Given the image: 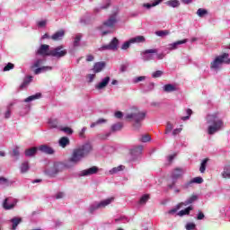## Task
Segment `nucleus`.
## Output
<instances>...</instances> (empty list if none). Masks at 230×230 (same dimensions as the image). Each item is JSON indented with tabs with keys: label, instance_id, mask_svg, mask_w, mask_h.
<instances>
[{
	"label": "nucleus",
	"instance_id": "1",
	"mask_svg": "<svg viewBox=\"0 0 230 230\" xmlns=\"http://www.w3.org/2000/svg\"><path fill=\"white\" fill-rule=\"evenodd\" d=\"M92 152L93 145L89 142L75 148L71 154V156L69 157V163L67 166H76V164H80L82 160L87 157V155Z\"/></svg>",
	"mask_w": 230,
	"mask_h": 230
},
{
	"label": "nucleus",
	"instance_id": "2",
	"mask_svg": "<svg viewBox=\"0 0 230 230\" xmlns=\"http://www.w3.org/2000/svg\"><path fill=\"white\" fill-rule=\"evenodd\" d=\"M206 121L208 125V136H214L217 132L224 130L226 125L224 124V119L220 116V113H210L207 115Z\"/></svg>",
	"mask_w": 230,
	"mask_h": 230
},
{
	"label": "nucleus",
	"instance_id": "3",
	"mask_svg": "<svg viewBox=\"0 0 230 230\" xmlns=\"http://www.w3.org/2000/svg\"><path fill=\"white\" fill-rule=\"evenodd\" d=\"M146 118V113L137 110V108L132 109L125 115V119L133 123V128L139 130L141 128V122Z\"/></svg>",
	"mask_w": 230,
	"mask_h": 230
},
{
	"label": "nucleus",
	"instance_id": "4",
	"mask_svg": "<svg viewBox=\"0 0 230 230\" xmlns=\"http://www.w3.org/2000/svg\"><path fill=\"white\" fill-rule=\"evenodd\" d=\"M119 13V10L116 9L108 20H106L102 25L100 27L102 35H109V33H112V28L116 26V22H118V14Z\"/></svg>",
	"mask_w": 230,
	"mask_h": 230
},
{
	"label": "nucleus",
	"instance_id": "5",
	"mask_svg": "<svg viewBox=\"0 0 230 230\" xmlns=\"http://www.w3.org/2000/svg\"><path fill=\"white\" fill-rule=\"evenodd\" d=\"M67 164H69V158L65 162H55L53 165L46 171V173H48L50 177H55V175H57V173H60L64 168L68 170L75 168V166H68Z\"/></svg>",
	"mask_w": 230,
	"mask_h": 230
},
{
	"label": "nucleus",
	"instance_id": "6",
	"mask_svg": "<svg viewBox=\"0 0 230 230\" xmlns=\"http://www.w3.org/2000/svg\"><path fill=\"white\" fill-rule=\"evenodd\" d=\"M223 64H230V58L228 53H224L220 56H217L211 63H210V69L212 71L218 72L222 69Z\"/></svg>",
	"mask_w": 230,
	"mask_h": 230
},
{
	"label": "nucleus",
	"instance_id": "7",
	"mask_svg": "<svg viewBox=\"0 0 230 230\" xmlns=\"http://www.w3.org/2000/svg\"><path fill=\"white\" fill-rule=\"evenodd\" d=\"M112 202H114V197L107 198L101 201H94L89 206L88 211L93 215L95 211H98V209H105V208L111 206Z\"/></svg>",
	"mask_w": 230,
	"mask_h": 230
},
{
	"label": "nucleus",
	"instance_id": "8",
	"mask_svg": "<svg viewBox=\"0 0 230 230\" xmlns=\"http://www.w3.org/2000/svg\"><path fill=\"white\" fill-rule=\"evenodd\" d=\"M45 62H46V59L44 58H38L34 61V63L32 64V68L38 67L34 70L35 75H40V73H46V71H51L53 69L52 66L40 67V66H42V64H44Z\"/></svg>",
	"mask_w": 230,
	"mask_h": 230
},
{
	"label": "nucleus",
	"instance_id": "9",
	"mask_svg": "<svg viewBox=\"0 0 230 230\" xmlns=\"http://www.w3.org/2000/svg\"><path fill=\"white\" fill-rule=\"evenodd\" d=\"M182 175H184V169L182 168L174 169L171 174L172 183L168 184V189L173 190V188H175V184L177 183V180L181 179Z\"/></svg>",
	"mask_w": 230,
	"mask_h": 230
},
{
	"label": "nucleus",
	"instance_id": "10",
	"mask_svg": "<svg viewBox=\"0 0 230 230\" xmlns=\"http://www.w3.org/2000/svg\"><path fill=\"white\" fill-rule=\"evenodd\" d=\"M66 55H67V49H64V46L50 49L49 51V57H53V58H62Z\"/></svg>",
	"mask_w": 230,
	"mask_h": 230
},
{
	"label": "nucleus",
	"instance_id": "11",
	"mask_svg": "<svg viewBox=\"0 0 230 230\" xmlns=\"http://www.w3.org/2000/svg\"><path fill=\"white\" fill-rule=\"evenodd\" d=\"M157 53V49H146L141 52L142 60H144V62H150L152 60H155V54Z\"/></svg>",
	"mask_w": 230,
	"mask_h": 230
},
{
	"label": "nucleus",
	"instance_id": "12",
	"mask_svg": "<svg viewBox=\"0 0 230 230\" xmlns=\"http://www.w3.org/2000/svg\"><path fill=\"white\" fill-rule=\"evenodd\" d=\"M118 46H119V40L118 38H113L109 44L102 45L99 48V51H116L118 49Z\"/></svg>",
	"mask_w": 230,
	"mask_h": 230
},
{
	"label": "nucleus",
	"instance_id": "13",
	"mask_svg": "<svg viewBox=\"0 0 230 230\" xmlns=\"http://www.w3.org/2000/svg\"><path fill=\"white\" fill-rule=\"evenodd\" d=\"M129 152L132 161L136 163V161H137V159H139L141 156V154H143V146H135L130 148Z\"/></svg>",
	"mask_w": 230,
	"mask_h": 230
},
{
	"label": "nucleus",
	"instance_id": "14",
	"mask_svg": "<svg viewBox=\"0 0 230 230\" xmlns=\"http://www.w3.org/2000/svg\"><path fill=\"white\" fill-rule=\"evenodd\" d=\"M17 202H18V200L13 198H6L3 202V208L6 211H8L10 209H13V208H15V206H17Z\"/></svg>",
	"mask_w": 230,
	"mask_h": 230
},
{
	"label": "nucleus",
	"instance_id": "15",
	"mask_svg": "<svg viewBox=\"0 0 230 230\" xmlns=\"http://www.w3.org/2000/svg\"><path fill=\"white\" fill-rule=\"evenodd\" d=\"M186 42H188L187 39L178 40V41H175L173 43H170L166 46L165 51H167V53H170V51H173L175 49H178L179 46H181L182 44H186Z\"/></svg>",
	"mask_w": 230,
	"mask_h": 230
},
{
	"label": "nucleus",
	"instance_id": "16",
	"mask_svg": "<svg viewBox=\"0 0 230 230\" xmlns=\"http://www.w3.org/2000/svg\"><path fill=\"white\" fill-rule=\"evenodd\" d=\"M99 168L97 166H92L88 169L83 170L80 172L81 177H89L90 175H96L99 172Z\"/></svg>",
	"mask_w": 230,
	"mask_h": 230
},
{
	"label": "nucleus",
	"instance_id": "17",
	"mask_svg": "<svg viewBox=\"0 0 230 230\" xmlns=\"http://www.w3.org/2000/svg\"><path fill=\"white\" fill-rule=\"evenodd\" d=\"M110 82H111V76H105L102 78L98 84H95V89L97 91H102L105 89L107 85H109Z\"/></svg>",
	"mask_w": 230,
	"mask_h": 230
},
{
	"label": "nucleus",
	"instance_id": "18",
	"mask_svg": "<svg viewBox=\"0 0 230 230\" xmlns=\"http://www.w3.org/2000/svg\"><path fill=\"white\" fill-rule=\"evenodd\" d=\"M49 45L42 44L36 52V55H41V57H49Z\"/></svg>",
	"mask_w": 230,
	"mask_h": 230
},
{
	"label": "nucleus",
	"instance_id": "19",
	"mask_svg": "<svg viewBox=\"0 0 230 230\" xmlns=\"http://www.w3.org/2000/svg\"><path fill=\"white\" fill-rule=\"evenodd\" d=\"M38 150H40V152H42V154H47V155H53V154H55V149L48 145L40 146L38 147Z\"/></svg>",
	"mask_w": 230,
	"mask_h": 230
},
{
	"label": "nucleus",
	"instance_id": "20",
	"mask_svg": "<svg viewBox=\"0 0 230 230\" xmlns=\"http://www.w3.org/2000/svg\"><path fill=\"white\" fill-rule=\"evenodd\" d=\"M221 177L223 179H230V164H226L223 166Z\"/></svg>",
	"mask_w": 230,
	"mask_h": 230
},
{
	"label": "nucleus",
	"instance_id": "21",
	"mask_svg": "<svg viewBox=\"0 0 230 230\" xmlns=\"http://www.w3.org/2000/svg\"><path fill=\"white\" fill-rule=\"evenodd\" d=\"M105 68V62L101 61L94 64L93 71V73H102Z\"/></svg>",
	"mask_w": 230,
	"mask_h": 230
},
{
	"label": "nucleus",
	"instance_id": "22",
	"mask_svg": "<svg viewBox=\"0 0 230 230\" xmlns=\"http://www.w3.org/2000/svg\"><path fill=\"white\" fill-rule=\"evenodd\" d=\"M131 44H143L146 42V39L145 36H136L134 38L129 39Z\"/></svg>",
	"mask_w": 230,
	"mask_h": 230
},
{
	"label": "nucleus",
	"instance_id": "23",
	"mask_svg": "<svg viewBox=\"0 0 230 230\" xmlns=\"http://www.w3.org/2000/svg\"><path fill=\"white\" fill-rule=\"evenodd\" d=\"M164 93H175L177 91V86L175 84H167L163 86Z\"/></svg>",
	"mask_w": 230,
	"mask_h": 230
},
{
	"label": "nucleus",
	"instance_id": "24",
	"mask_svg": "<svg viewBox=\"0 0 230 230\" xmlns=\"http://www.w3.org/2000/svg\"><path fill=\"white\" fill-rule=\"evenodd\" d=\"M64 35H66V31L61 30V31H58L56 33H54L50 37V39H52V40H62V39H64Z\"/></svg>",
	"mask_w": 230,
	"mask_h": 230
},
{
	"label": "nucleus",
	"instance_id": "25",
	"mask_svg": "<svg viewBox=\"0 0 230 230\" xmlns=\"http://www.w3.org/2000/svg\"><path fill=\"white\" fill-rule=\"evenodd\" d=\"M37 150H39V147H31L29 149L25 150V156L26 157H35L37 154Z\"/></svg>",
	"mask_w": 230,
	"mask_h": 230
},
{
	"label": "nucleus",
	"instance_id": "26",
	"mask_svg": "<svg viewBox=\"0 0 230 230\" xmlns=\"http://www.w3.org/2000/svg\"><path fill=\"white\" fill-rule=\"evenodd\" d=\"M33 80V76L28 75L23 79L22 84L20 85V89H26L27 85H30L31 84V81Z\"/></svg>",
	"mask_w": 230,
	"mask_h": 230
},
{
	"label": "nucleus",
	"instance_id": "27",
	"mask_svg": "<svg viewBox=\"0 0 230 230\" xmlns=\"http://www.w3.org/2000/svg\"><path fill=\"white\" fill-rule=\"evenodd\" d=\"M40 98H42V93H38L34 95H31L24 99L25 103H30V102H35V100H40Z\"/></svg>",
	"mask_w": 230,
	"mask_h": 230
},
{
	"label": "nucleus",
	"instance_id": "28",
	"mask_svg": "<svg viewBox=\"0 0 230 230\" xmlns=\"http://www.w3.org/2000/svg\"><path fill=\"white\" fill-rule=\"evenodd\" d=\"M165 4L170 8H179V6H181V2L179 0H169L165 2Z\"/></svg>",
	"mask_w": 230,
	"mask_h": 230
},
{
	"label": "nucleus",
	"instance_id": "29",
	"mask_svg": "<svg viewBox=\"0 0 230 230\" xmlns=\"http://www.w3.org/2000/svg\"><path fill=\"white\" fill-rule=\"evenodd\" d=\"M163 3V0H155L152 4H143V8H146V10H150V8H154V6H157L158 4H161Z\"/></svg>",
	"mask_w": 230,
	"mask_h": 230
},
{
	"label": "nucleus",
	"instance_id": "30",
	"mask_svg": "<svg viewBox=\"0 0 230 230\" xmlns=\"http://www.w3.org/2000/svg\"><path fill=\"white\" fill-rule=\"evenodd\" d=\"M148 200H150V195L144 194L143 196H141L140 199L138 200L137 206H145V204H146Z\"/></svg>",
	"mask_w": 230,
	"mask_h": 230
},
{
	"label": "nucleus",
	"instance_id": "31",
	"mask_svg": "<svg viewBox=\"0 0 230 230\" xmlns=\"http://www.w3.org/2000/svg\"><path fill=\"white\" fill-rule=\"evenodd\" d=\"M69 143H70V141L67 137H62L58 141V145H59V146H61V148H66V146H67V145H69Z\"/></svg>",
	"mask_w": 230,
	"mask_h": 230
},
{
	"label": "nucleus",
	"instance_id": "32",
	"mask_svg": "<svg viewBox=\"0 0 230 230\" xmlns=\"http://www.w3.org/2000/svg\"><path fill=\"white\" fill-rule=\"evenodd\" d=\"M10 222L13 224L12 229L15 230L17 229V226L20 225L21 222H22V219L21 217H13Z\"/></svg>",
	"mask_w": 230,
	"mask_h": 230
},
{
	"label": "nucleus",
	"instance_id": "33",
	"mask_svg": "<svg viewBox=\"0 0 230 230\" xmlns=\"http://www.w3.org/2000/svg\"><path fill=\"white\" fill-rule=\"evenodd\" d=\"M48 123L49 128H58V119L51 118L49 119Z\"/></svg>",
	"mask_w": 230,
	"mask_h": 230
},
{
	"label": "nucleus",
	"instance_id": "34",
	"mask_svg": "<svg viewBox=\"0 0 230 230\" xmlns=\"http://www.w3.org/2000/svg\"><path fill=\"white\" fill-rule=\"evenodd\" d=\"M125 170L124 165H119L117 167H113L111 170H110L111 175H114L116 173H119V172H123Z\"/></svg>",
	"mask_w": 230,
	"mask_h": 230
},
{
	"label": "nucleus",
	"instance_id": "35",
	"mask_svg": "<svg viewBox=\"0 0 230 230\" xmlns=\"http://www.w3.org/2000/svg\"><path fill=\"white\" fill-rule=\"evenodd\" d=\"M123 128V123L118 122L111 126V132H119Z\"/></svg>",
	"mask_w": 230,
	"mask_h": 230
},
{
	"label": "nucleus",
	"instance_id": "36",
	"mask_svg": "<svg viewBox=\"0 0 230 230\" xmlns=\"http://www.w3.org/2000/svg\"><path fill=\"white\" fill-rule=\"evenodd\" d=\"M190 211H193V207L190 206L187 208L181 210L180 212H178V217H184V215H190Z\"/></svg>",
	"mask_w": 230,
	"mask_h": 230
},
{
	"label": "nucleus",
	"instance_id": "37",
	"mask_svg": "<svg viewBox=\"0 0 230 230\" xmlns=\"http://www.w3.org/2000/svg\"><path fill=\"white\" fill-rule=\"evenodd\" d=\"M107 123V119H98L95 122H93L90 127L91 128H94V127H98V125H104Z\"/></svg>",
	"mask_w": 230,
	"mask_h": 230
},
{
	"label": "nucleus",
	"instance_id": "38",
	"mask_svg": "<svg viewBox=\"0 0 230 230\" xmlns=\"http://www.w3.org/2000/svg\"><path fill=\"white\" fill-rule=\"evenodd\" d=\"M82 34H76L74 38L73 46L74 48H78L80 46V40H82Z\"/></svg>",
	"mask_w": 230,
	"mask_h": 230
},
{
	"label": "nucleus",
	"instance_id": "39",
	"mask_svg": "<svg viewBox=\"0 0 230 230\" xmlns=\"http://www.w3.org/2000/svg\"><path fill=\"white\" fill-rule=\"evenodd\" d=\"M21 173H26L30 170V164L28 162H23L20 166Z\"/></svg>",
	"mask_w": 230,
	"mask_h": 230
},
{
	"label": "nucleus",
	"instance_id": "40",
	"mask_svg": "<svg viewBox=\"0 0 230 230\" xmlns=\"http://www.w3.org/2000/svg\"><path fill=\"white\" fill-rule=\"evenodd\" d=\"M195 200H197V196L193 195V196L190 197L184 202H181V206H190V204H193V202H195Z\"/></svg>",
	"mask_w": 230,
	"mask_h": 230
},
{
	"label": "nucleus",
	"instance_id": "41",
	"mask_svg": "<svg viewBox=\"0 0 230 230\" xmlns=\"http://www.w3.org/2000/svg\"><path fill=\"white\" fill-rule=\"evenodd\" d=\"M208 158H205V159L201 162V164H200V167H199V172H200V173H205V172H206V167L208 166Z\"/></svg>",
	"mask_w": 230,
	"mask_h": 230
},
{
	"label": "nucleus",
	"instance_id": "42",
	"mask_svg": "<svg viewBox=\"0 0 230 230\" xmlns=\"http://www.w3.org/2000/svg\"><path fill=\"white\" fill-rule=\"evenodd\" d=\"M103 3L104 4L102 5H101L99 9H95L96 12H100V10H107V8H109V6H111V0H104Z\"/></svg>",
	"mask_w": 230,
	"mask_h": 230
},
{
	"label": "nucleus",
	"instance_id": "43",
	"mask_svg": "<svg viewBox=\"0 0 230 230\" xmlns=\"http://www.w3.org/2000/svg\"><path fill=\"white\" fill-rule=\"evenodd\" d=\"M155 33L157 37H166L167 35H170V31L168 30L157 31Z\"/></svg>",
	"mask_w": 230,
	"mask_h": 230
},
{
	"label": "nucleus",
	"instance_id": "44",
	"mask_svg": "<svg viewBox=\"0 0 230 230\" xmlns=\"http://www.w3.org/2000/svg\"><path fill=\"white\" fill-rule=\"evenodd\" d=\"M163 75H164V72H163V70H157L153 72L151 76L152 78H161Z\"/></svg>",
	"mask_w": 230,
	"mask_h": 230
},
{
	"label": "nucleus",
	"instance_id": "45",
	"mask_svg": "<svg viewBox=\"0 0 230 230\" xmlns=\"http://www.w3.org/2000/svg\"><path fill=\"white\" fill-rule=\"evenodd\" d=\"M0 185L4 187L10 186V181L3 176H0Z\"/></svg>",
	"mask_w": 230,
	"mask_h": 230
},
{
	"label": "nucleus",
	"instance_id": "46",
	"mask_svg": "<svg viewBox=\"0 0 230 230\" xmlns=\"http://www.w3.org/2000/svg\"><path fill=\"white\" fill-rule=\"evenodd\" d=\"M220 217L226 218L227 217V207H221L219 208Z\"/></svg>",
	"mask_w": 230,
	"mask_h": 230
},
{
	"label": "nucleus",
	"instance_id": "47",
	"mask_svg": "<svg viewBox=\"0 0 230 230\" xmlns=\"http://www.w3.org/2000/svg\"><path fill=\"white\" fill-rule=\"evenodd\" d=\"M181 208H182V203L178 204L175 208H173L171 210H169L168 214L169 215H175V213L177 211H179V209H181Z\"/></svg>",
	"mask_w": 230,
	"mask_h": 230
},
{
	"label": "nucleus",
	"instance_id": "48",
	"mask_svg": "<svg viewBox=\"0 0 230 230\" xmlns=\"http://www.w3.org/2000/svg\"><path fill=\"white\" fill-rule=\"evenodd\" d=\"M36 26H38V28H46V26H48V20L38 21Z\"/></svg>",
	"mask_w": 230,
	"mask_h": 230
},
{
	"label": "nucleus",
	"instance_id": "49",
	"mask_svg": "<svg viewBox=\"0 0 230 230\" xmlns=\"http://www.w3.org/2000/svg\"><path fill=\"white\" fill-rule=\"evenodd\" d=\"M198 17H204V15H208V10L204 8H199L197 11Z\"/></svg>",
	"mask_w": 230,
	"mask_h": 230
},
{
	"label": "nucleus",
	"instance_id": "50",
	"mask_svg": "<svg viewBox=\"0 0 230 230\" xmlns=\"http://www.w3.org/2000/svg\"><path fill=\"white\" fill-rule=\"evenodd\" d=\"M186 112H187V116L181 118V119L182 121H188V119H190V117L191 116V114H193V111H191V109H187Z\"/></svg>",
	"mask_w": 230,
	"mask_h": 230
},
{
	"label": "nucleus",
	"instance_id": "51",
	"mask_svg": "<svg viewBox=\"0 0 230 230\" xmlns=\"http://www.w3.org/2000/svg\"><path fill=\"white\" fill-rule=\"evenodd\" d=\"M144 80H146V76L142 75V76H138V77H134L132 82H133V84H139V82H144Z\"/></svg>",
	"mask_w": 230,
	"mask_h": 230
},
{
	"label": "nucleus",
	"instance_id": "52",
	"mask_svg": "<svg viewBox=\"0 0 230 230\" xmlns=\"http://www.w3.org/2000/svg\"><path fill=\"white\" fill-rule=\"evenodd\" d=\"M152 140V137H150V135H143L141 137H140V141L142 143H148V141H151Z\"/></svg>",
	"mask_w": 230,
	"mask_h": 230
},
{
	"label": "nucleus",
	"instance_id": "53",
	"mask_svg": "<svg viewBox=\"0 0 230 230\" xmlns=\"http://www.w3.org/2000/svg\"><path fill=\"white\" fill-rule=\"evenodd\" d=\"M59 129L61 130V132H65V134H68L69 136L73 134V129H71V128L69 127L59 128Z\"/></svg>",
	"mask_w": 230,
	"mask_h": 230
},
{
	"label": "nucleus",
	"instance_id": "54",
	"mask_svg": "<svg viewBox=\"0 0 230 230\" xmlns=\"http://www.w3.org/2000/svg\"><path fill=\"white\" fill-rule=\"evenodd\" d=\"M191 181L192 184H202L204 182V179H202V177H195Z\"/></svg>",
	"mask_w": 230,
	"mask_h": 230
},
{
	"label": "nucleus",
	"instance_id": "55",
	"mask_svg": "<svg viewBox=\"0 0 230 230\" xmlns=\"http://www.w3.org/2000/svg\"><path fill=\"white\" fill-rule=\"evenodd\" d=\"M197 227V225H195V223H187L186 226H185V229L186 230H195Z\"/></svg>",
	"mask_w": 230,
	"mask_h": 230
},
{
	"label": "nucleus",
	"instance_id": "56",
	"mask_svg": "<svg viewBox=\"0 0 230 230\" xmlns=\"http://www.w3.org/2000/svg\"><path fill=\"white\" fill-rule=\"evenodd\" d=\"M173 130V124L171 122H167L166 128H165V134H170Z\"/></svg>",
	"mask_w": 230,
	"mask_h": 230
},
{
	"label": "nucleus",
	"instance_id": "57",
	"mask_svg": "<svg viewBox=\"0 0 230 230\" xmlns=\"http://www.w3.org/2000/svg\"><path fill=\"white\" fill-rule=\"evenodd\" d=\"M19 150H20L19 146H15L14 148L13 149V157H19V155H21V153L19 152Z\"/></svg>",
	"mask_w": 230,
	"mask_h": 230
},
{
	"label": "nucleus",
	"instance_id": "58",
	"mask_svg": "<svg viewBox=\"0 0 230 230\" xmlns=\"http://www.w3.org/2000/svg\"><path fill=\"white\" fill-rule=\"evenodd\" d=\"M132 44V42H130V40L124 42L121 46V49H128V48H130V45Z\"/></svg>",
	"mask_w": 230,
	"mask_h": 230
},
{
	"label": "nucleus",
	"instance_id": "59",
	"mask_svg": "<svg viewBox=\"0 0 230 230\" xmlns=\"http://www.w3.org/2000/svg\"><path fill=\"white\" fill-rule=\"evenodd\" d=\"M164 57H165L164 53L156 52V54H155V58L156 60H163V58H164Z\"/></svg>",
	"mask_w": 230,
	"mask_h": 230
},
{
	"label": "nucleus",
	"instance_id": "60",
	"mask_svg": "<svg viewBox=\"0 0 230 230\" xmlns=\"http://www.w3.org/2000/svg\"><path fill=\"white\" fill-rule=\"evenodd\" d=\"M14 66L12 63H8L4 67V71H10L12 69H13Z\"/></svg>",
	"mask_w": 230,
	"mask_h": 230
},
{
	"label": "nucleus",
	"instance_id": "61",
	"mask_svg": "<svg viewBox=\"0 0 230 230\" xmlns=\"http://www.w3.org/2000/svg\"><path fill=\"white\" fill-rule=\"evenodd\" d=\"M192 184H193V181H192V180H190V181L183 184L182 188H184V190H188V188H191Z\"/></svg>",
	"mask_w": 230,
	"mask_h": 230
},
{
	"label": "nucleus",
	"instance_id": "62",
	"mask_svg": "<svg viewBox=\"0 0 230 230\" xmlns=\"http://www.w3.org/2000/svg\"><path fill=\"white\" fill-rule=\"evenodd\" d=\"M64 197H66V194L64 192H58L55 195V199H64Z\"/></svg>",
	"mask_w": 230,
	"mask_h": 230
},
{
	"label": "nucleus",
	"instance_id": "63",
	"mask_svg": "<svg viewBox=\"0 0 230 230\" xmlns=\"http://www.w3.org/2000/svg\"><path fill=\"white\" fill-rule=\"evenodd\" d=\"M181 132H182V128H175L172 130V136H178V134H181Z\"/></svg>",
	"mask_w": 230,
	"mask_h": 230
},
{
	"label": "nucleus",
	"instance_id": "64",
	"mask_svg": "<svg viewBox=\"0 0 230 230\" xmlns=\"http://www.w3.org/2000/svg\"><path fill=\"white\" fill-rule=\"evenodd\" d=\"M115 118H117L118 119H121V118H123V112L121 111H116L114 114Z\"/></svg>",
	"mask_w": 230,
	"mask_h": 230
}]
</instances>
